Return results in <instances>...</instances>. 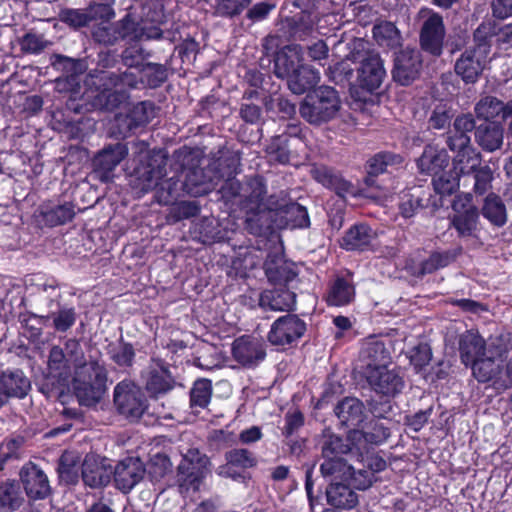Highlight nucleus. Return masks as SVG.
<instances>
[{
	"mask_svg": "<svg viewBox=\"0 0 512 512\" xmlns=\"http://www.w3.org/2000/svg\"><path fill=\"white\" fill-rule=\"evenodd\" d=\"M360 361L364 365V373L379 366L391 364V355L384 342L377 338H369L362 344Z\"/></svg>",
	"mask_w": 512,
	"mask_h": 512,
	"instance_id": "bb28decb",
	"label": "nucleus"
},
{
	"mask_svg": "<svg viewBox=\"0 0 512 512\" xmlns=\"http://www.w3.org/2000/svg\"><path fill=\"white\" fill-rule=\"evenodd\" d=\"M420 68L421 59L419 51L407 47L396 54L393 78L401 85H408L418 76Z\"/></svg>",
	"mask_w": 512,
	"mask_h": 512,
	"instance_id": "aec40b11",
	"label": "nucleus"
},
{
	"mask_svg": "<svg viewBox=\"0 0 512 512\" xmlns=\"http://www.w3.org/2000/svg\"><path fill=\"white\" fill-rule=\"evenodd\" d=\"M114 402L119 412L132 420L139 419L147 408L141 390L128 380L121 381L116 385Z\"/></svg>",
	"mask_w": 512,
	"mask_h": 512,
	"instance_id": "9b49d317",
	"label": "nucleus"
},
{
	"mask_svg": "<svg viewBox=\"0 0 512 512\" xmlns=\"http://www.w3.org/2000/svg\"><path fill=\"white\" fill-rule=\"evenodd\" d=\"M296 295L285 287L266 290L261 293L259 305L265 310L290 311L295 307Z\"/></svg>",
	"mask_w": 512,
	"mask_h": 512,
	"instance_id": "7c9ffc66",
	"label": "nucleus"
},
{
	"mask_svg": "<svg viewBox=\"0 0 512 512\" xmlns=\"http://www.w3.org/2000/svg\"><path fill=\"white\" fill-rule=\"evenodd\" d=\"M403 162L400 155L391 152H381L372 157L369 161L368 174L366 183L371 185L373 183L372 176L384 173L388 166L398 165Z\"/></svg>",
	"mask_w": 512,
	"mask_h": 512,
	"instance_id": "a18cd8bd",
	"label": "nucleus"
},
{
	"mask_svg": "<svg viewBox=\"0 0 512 512\" xmlns=\"http://www.w3.org/2000/svg\"><path fill=\"white\" fill-rule=\"evenodd\" d=\"M59 19L70 27L80 28L91 22V15L89 14L88 9L65 8L60 11Z\"/></svg>",
	"mask_w": 512,
	"mask_h": 512,
	"instance_id": "864d4df0",
	"label": "nucleus"
},
{
	"mask_svg": "<svg viewBox=\"0 0 512 512\" xmlns=\"http://www.w3.org/2000/svg\"><path fill=\"white\" fill-rule=\"evenodd\" d=\"M326 494L328 502L337 508L350 509L358 503L357 494L342 482L330 483Z\"/></svg>",
	"mask_w": 512,
	"mask_h": 512,
	"instance_id": "e433bc0d",
	"label": "nucleus"
},
{
	"mask_svg": "<svg viewBox=\"0 0 512 512\" xmlns=\"http://www.w3.org/2000/svg\"><path fill=\"white\" fill-rule=\"evenodd\" d=\"M24 497L19 484L15 481H5L0 485V511L13 512L20 508Z\"/></svg>",
	"mask_w": 512,
	"mask_h": 512,
	"instance_id": "4c0bfd02",
	"label": "nucleus"
},
{
	"mask_svg": "<svg viewBox=\"0 0 512 512\" xmlns=\"http://www.w3.org/2000/svg\"><path fill=\"white\" fill-rule=\"evenodd\" d=\"M423 201L424 191L421 188H414L404 193L399 205L401 215L405 218L412 217L419 208L425 205Z\"/></svg>",
	"mask_w": 512,
	"mask_h": 512,
	"instance_id": "8fccbe9b",
	"label": "nucleus"
},
{
	"mask_svg": "<svg viewBox=\"0 0 512 512\" xmlns=\"http://www.w3.org/2000/svg\"><path fill=\"white\" fill-rule=\"evenodd\" d=\"M456 258V253L453 251L436 252L422 263V273L430 274L434 271L444 268L452 263Z\"/></svg>",
	"mask_w": 512,
	"mask_h": 512,
	"instance_id": "5fc2aeb1",
	"label": "nucleus"
},
{
	"mask_svg": "<svg viewBox=\"0 0 512 512\" xmlns=\"http://www.w3.org/2000/svg\"><path fill=\"white\" fill-rule=\"evenodd\" d=\"M41 216L46 225L55 227L73 220L76 215L72 202L47 203L41 206Z\"/></svg>",
	"mask_w": 512,
	"mask_h": 512,
	"instance_id": "2f4dec72",
	"label": "nucleus"
},
{
	"mask_svg": "<svg viewBox=\"0 0 512 512\" xmlns=\"http://www.w3.org/2000/svg\"><path fill=\"white\" fill-rule=\"evenodd\" d=\"M145 389L152 397H158L170 392L175 387V380L167 367L155 363L143 375Z\"/></svg>",
	"mask_w": 512,
	"mask_h": 512,
	"instance_id": "b1692460",
	"label": "nucleus"
},
{
	"mask_svg": "<svg viewBox=\"0 0 512 512\" xmlns=\"http://www.w3.org/2000/svg\"><path fill=\"white\" fill-rule=\"evenodd\" d=\"M141 163L135 169L133 187L141 193H147L156 188L166 176L167 159L161 152L149 151L140 154Z\"/></svg>",
	"mask_w": 512,
	"mask_h": 512,
	"instance_id": "1a4fd4ad",
	"label": "nucleus"
},
{
	"mask_svg": "<svg viewBox=\"0 0 512 512\" xmlns=\"http://www.w3.org/2000/svg\"><path fill=\"white\" fill-rule=\"evenodd\" d=\"M339 420L348 426H358L363 421L364 405L357 398L347 397L335 408Z\"/></svg>",
	"mask_w": 512,
	"mask_h": 512,
	"instance_id": "c9c22d12",
	"label": "nucleus"
},
{
	"mask_svg": "<svg viewBox=\"0 0 512 512\" xmlns=\"http://www.w3.org/2000/svg\"><path fill=\"white\" fill-rule=\"evenodd\" d=\"M225 458L228 465L243 469L252 468L257 464L253 453L243 448L228 451Z\"/></svg>",
	"mask_w": 512,
	"mask_h": 512,
	"instance_id": "4d7b16f0",
	"label": "nucleus"
},
{
	"mask_svg": "<svg viewBox=\"0 0 512 512\" xmlns=\"http://www.w3.org/2000/svg\"><path fill=\"white\" fill-rule=\"evenodd\" d=\"M350 451V445L344 440L334 434L325 433L324 441L322 443V457L323 458H336L342 457Z\"/></svg>",
	"mask_w": 512,
	"mask_h": 512,
	"instance_id": "3c124183",
	"label": "nucleus"
},
{
	"mask_svg": "<svg viewBox=\"0 0 512 512\" xmlns=\"http://www.w3.org/2000/svg\"><path fill=\"white\" fill-rule=\"evenodd\" d=\"M320 81V72L306 64H302L288 79L289 89L297 95L305 93Z\"/></svg>",
	"mask_w": 512,
	"mask_h": 512,
	"instance_id": "72a5a7b5",
	"label": "nucleus"
},
{
	"mask_svg": "<svg viewBox=\"0 0 512 512\" xmlns=\"http://www.w3.org/2000/svg\"><path fill=\"white\" fill-rule=\"evenodd\" d=\"M508 349L509 345L503 336L490 338L488 341V353L469 365L472 368L474 377L479 382L493 380L495 383L503 386L505 375L496 360L502 358L508 352Z\"/></svg>",
	"mask_w": 512,
	"mask_h": 512,
	"instance_id": "0eeeda50",
	"label": "nucleus"
},
{
	"mask_svg": "<svg viewBox=\"0 0 512 512\" xmlns=\"http://www.w3.org/2000/svg\"><path fill=\"white\" fill-rule=\"evenodd\" d=\"M244 192L245 200L243 202V209L248 215V223L254 221V216H259L267 210L273 209V207L265 201L266 187L261 177L257 176L249 179Z\"/></svg>",
	"mask_w": 512,
	"mask_h": 512,
	"instance_id": "6ab92c4d",
	"label": "nucleus"
},
{
	"mask_svg": "<svg viewBox=\"0 0 512 512\" xmlns=\"http://www.w3.org/2000/svg\"><path fill=\"white\" fill-rule=\"evenodd\" d=\"M200 175H202V170L198 169L191 171L186 177L185 187L187 192L193 196L207 194L213 188L211 180L198 179Z\"/></svg>",
	"mask_w": 512,
	"mask_h": 512,
	"instance_id": "6e6d98bb",
	"label": "nucleus"
},
{
	"mask_svg": "<svg viewBox=\"0 0 512 512\" xmlns=\"http://www.w3.org/2000/svg\"><path fill=\"white\" fill-rule=\"evenodd\" d=\"M351 470L352 466L348 465L342 457L324 458L320 466L322 476L330 478L331 483L347 482Z\"/></svg>",
	"mask_w": 512,
	"mask_h": 512,
	"instance_id": "58836bf2",
	"label": "nucleus"
},
{
	"mask_svg": "<svg viewBox=\"0 0 512 512\" xmlns=\"http://www.w3.org/2000/svg\"><path fill=\"white\" fill-rule=\"evenodd\" d=\"M156 115V108L152 102L144 101L134 106L131 116L136 126L149 123Z\"/></svg>",
	"mask_w": 512,
	"mask_h": 512,
	"instance_id": "e2e57ef3",
	"label": "nucleus"
},
{
	"mask_svg": "<svg viewBox=\"0 0 512 512\" xmlns=\"http://www.w3.org/2000/svg\"><path fill=\"white\" fill-rule=\"evenodd\" d=\"M233 357L244 366H254L265 357L264 345L261 341L250 337H241L233 343Z\"/></svg>",
	"mask_w": 512,
	"mask_h": 512,
	"instance_id": "cd10ccee",
	"label": "nucleus"
},
{
	"mask_svg": "<svg viewBox=\"0 0 512 512\" xmlns=\"http://www.w3.org/2000/svg\"><path fill=\"white\" fill-rule=\"evenodd\" d=\"M455 212L452 218V226L460 236H471L477 228L478 210L471 202V195L459 196L453 203Z\"/></svg>",
	"mask_w": 512,
	"mask_h": 512,
	"instance_id": "dca6fc26",
	"label": "nucleus"
},
{
	"mask_svg": "<svg viewBox=\"0 0 512 512\" xmlns=\"http://www.w3.org/2000/svg\"><path fill=\"white\" fill-rule=\"evenodd\" d=\"M212 396V383L208 379H198L190 391V403L193 408H205Z\"/></svg>",
	"mask_w": 512,
	"mask_h": 512,
	"instance_id": "de8ad7c7",
	"label": "nucleus"
},
{
	"mask_svg": "<svg viewBox=\"0 0 512 512\" xmlns=\"http://www.w3.org/2000/svg\"><path fill=\"white\" fill-rule=\"evenodd\" d=\"M446 143L456 152L453 164L460 174H470L481 166V154L471 145L470 136L447 138Z\"/></svg>",
	"mask_w": 512,
	"mask_h": 512,
	"instance_id": "2eb2a0df",
	"label": "nucleus"
},
{
	"mask_svg": "<svg viewBox=\"0 0 512 512\" xmlns=\"http://www.w3.org/2000/svg\"><path fill=\"white\" fill-rule=\"evenodd\" d=\"M128 155V148L123 143L110 144L99 151L93 159L94 171L102 182L112 179L115 168Z\"/></svg>",
	"mask_w": 512,
	"mask_h": 512,
	"instance_id": "f3484780",
	"label": "nucleus"
},
{
	"mask_svg": "<svg viewBox=\"0 0 512 512\" xmlns=\"http://www.w3.org/2000/svg\"><path fill=\"white\" fill-rule=\"evenodd\" d=\"M24 439L22 437H15L4 441L0 446V469L13 459H19L21 456V448Z\"/></svg>",
	"mask_w": 512,
	"mask_h": 512,
	"instance_id": "13d9d810",
	"label": "nucleus"
},
{
	"mask_svg": "<svg viewBox=\"0 0 512 512\" xmlns=\"http://www.w3.org/2000/svg\"><path fill=\"white\" fill-rule=\"evenodd\" d=\"M482 214L495 226H503L507 221L506 207L502 200L494 194L486 197Z\"/></svg>",
	"mask_w": 512,
	"mask_h": 512,
	"instance_id": "c03bdc74",
	"label": "nucleus"
},
{
	"mask_svg": "<svg viewBox=\"0 0 512 512\" xmlns=\"http://www.w3.org/2000/svg\"><path fill=\"white\" fill-rule=\"evenodd\" d=\"M356 51L351 52L349 59L360 63L358 68L359 84L369 91L380 87L386 76V70L378 53L365 50V42L361 39L353 42Z\"/></svg>",
	"mask_w": 512,
	"mask_h": 512,
	"instance_id": "423d86ee",
	"label": "nucleus"
},
{
	"mask_svg": "<svg viewBox=\"0 0 512 512\" xmlns=\"http://www.w3.org/2000/svg\"><path fill=\"white\" fill-rule=\"evenodd\" d=\"M31 388L29 379L20 370L0 374V408L10 398H24Z\"/></svg>",
	"mask_w": 512,
	"mask_h": 512,
	"instance_id": "5701e85b",
	"label": "nucleus"
},
{
	"mask_svg": "<svg viewBox=\"0 0 512 512\" xmlns=\"http://www.w3.org/2000/svg\"><path fill=\"white\" fill-rule=\"evenodd\" d=\"M107 372L104 365L90 361L73 373L72 384L81 405L98 403L106 390Z\"/></svg>",
	"mask_w": 512,
	"mask_h": 512,
	"instance_id": "7ed1b4c3",
	"label": "nucleus"
},
{
	"mask_svg": "<svg viewBox=\"0 0 512 512\" xmlns=\"http://www.w3.org/2000/svg\"><path fill=\"white\" fill-rule=\"evenodd\" d=\"M303 49L298 44H290L279 51L275 58L274 73L278 78L289 79L303 64Z\"/></svg>",
	"mask_w": 512,
	"mask_h": 512,
	"instance_id": "393cba45",
	"label": "nucleus"
},
{
	"mask_svg": "<svg viewBox=\"0 0 512 512\" xmlns=\"http://www.w3.org/2000/svg\"><path fill=\"white\" fill-rule=\"evenodd\" d=\"M354 295V286L344 278H337L330 288L327 303L331 306H344L353 300Z\"/></svg>",
	"mask_w": 512,
	"mask_h": 512,
	"instance_id": "a19ab883",
	"label": "nucleus"
},
{
	"mask_svg": "<svg viewBox=\"0 0 512 512\" xmlns=\"http://www.w3.org/2000/svg\"><path fill=\"white\" fill-rule=\"evenodd\" d=\"M375 481V474L370 470L358 469L352 467L351 474H348L347 482L359 490L368 489Z\"/></svg>",
	"mask_w": 512,
	"mask_h": 512,
	"instance_id": "0e129e2a",
	"label": "nucleus"
},
{
	"mask_svg": "<svg viewBox=\"0 0 512 512\" xmlns=\"http://www.w3.org/2000/svg\"><path fill=\"white\" fill-rule=\"evenodd\" d=\"M365 378L373 391L387 397L396 396L405 387L401 371L391 364L367 370Z\"/></svg>",
	"mask_w": 512,
	"mask_h": 512,
	"instance_id": "f8f14e48",
	"label": "nucleus"
},
{
	"mask_svg": "<svg viewBox=\"0 0 512 512\" xmlns=\"http://www.w3.org/2000/svg\"><path fill=\"white\" fill-rule=\"evenodd\" d=\"M504 138V129L498 123L481 124L476 128L475 140L479 146L488 152L501 148Z\"/></svg>",
	"mask_w": 512,
	"mask_h": 512,
	"instance_id": "f704fd0d",
	"label": "nucleus"
},
{
	"mask_svg": "<svg viewBox=\"0 0 512 512\" xmlns=\"http://www.w3.org/2000/svg\"><path fill=\"white\" fill-rule=\"evenodd\" d=\"M461 362L468 366L488 353V343L476 330H467L459 337Z\"/></svg>",
	"mask_w": 512,
	"mask_h": 512,
	"instance_id": "a878e982",
	"label": "nucleus"
},
{
	"mask_svg": "<svg viewBox=\"0 0 512 512\" xmlns=\"http://www.w3.org/2000/svg\"><path fill=\"white\" fill-rule=\"evenodd\" d=\"M144 18L135 22L130 14L119 23L101 22L92 32L93 38L102 44L112 45L121 38L131 37L135 40L158 39L162 35L159 24L162 22L161 9L153 10L152 5L143 8Z\"/></svg>",
	"mask_w": 512,
	"mask_h": 512,
	"instance_id": "f257e3e1",
	"label": "nucleus"
},
{
	"mask_svg": "<svg viewBox=\"0 0 512 512\" xmlns=\"http://www.w3.org/2000/svg\"><path fill=\"white\" fill-rule=\"evenodd\" d=\"M488 30V25H480L474 32L476 44L467 48L456 60L455 72L465 83H475L485 68L490 52Z\"/></svg>",
	"mask_w": 512,
	"mask_h": 512,
	"instance_id": "20e7f679",
	"label": "nucleus"
},
{
	"mask_svg": "<svg viewBox=\"0 0 512 512\" xmlns=\"http://www.w3.org/2000/svg\"><path fill=\"white\" fill-rule=\"evenodd\" d=\"M339 109L340 99L337 91L332 87L322 86L306 95L299 112L310 124L320 125L333 119Z\"/></svg>",
	"mask_w": 512,
	"mask_h": 512,
	"instance_id": "39448f33",
	"label": "nucleus"
},
{
	"mask_svg": "<svg viewBox=\"0 0 512 512\" xmlns=\"http://www.w3.org/2000/svg\"><path fill=\"white\" fill-rule=\"evenodd\" d=\"M289 3L300 10L295 13V18L301 28L309 30L316 24L318 12L313 0H289Z\"/></svg>",
	"mask_w": 512,
	"mask_h": 512,
	"instance_id": "37998d69",
	"label": "nucleus"
},
{
	"mask_svg": "<svg viewBox=\"0 0 512 512\" xmlns=\"http://www.w3.org/2000/svg\"><path fill=\"white\" fill-rule=\"evenodd\" d=\"M145 468L138 458L129 457L120 461L114 469V481L118 489L129 492L143 478Z\"/></svg>",
	"mask_w": 512,
	"mask_h": 512,
	"instance_id": "4be33fe9",
	"label": "nucleus"
},
{
	"mask_svg": "<svg viewBox=\"0 0 512 512\" xmlns=\"http://www.w3.org/2000/svg\"><path fill=\"white\" fill-rule=\"evenodd\" d=\"M20 45L23 52L38 54L46 48L47 42L40 35L27 33L21 39Z\"/></svg>",
	"mask_w": 512,
	"mask_h": 512,
	"instance_id": "774afa93",
	"label": "nucleus"
},
{
	"mask_svg": "<svg viewBox=\"0 0 512 512\" xmlns=\"http://www.w3.org/2000/svg\"><path fill=\"white\" fill-rule=\"evenodd\" d=\"M375 231L366 224L352 226L342 237L341 246L346 250L364 251L373 247Z\"/></svg>",
	"mask_w": 512,
	"mask_h": 512,
	"instance_id": "c756f323",
	"label": "nucleus"
},
{
	"mask_svg": "<svg viewBox=\"0 0 512 512\" xmlns=\"http://www.w3.org/2000/svg\"><path fill=\"white\" fill-rule=\"evenodd\" d=\"M99 82L101 88L98 95L99 102H104L106 109H113L127 98L128 89L137 87L139 79L131 71H125L122 74L103 72Z\"/></svg>",
	"mask_w": 512,
	"mask_h": 512,
	"instance_id": "6e6552de",
	"label": "nucleus"
},
{
	"mask_svg": "<svg viewBox=\"0 0 512 512\" xmlns=\"http://www.w3.org/2000/svg\"><path fill=\"white\" fill-rule=\"evenodd\" d=\"M389 430L380 422L375 421L370 426L362 431V436L367 443L381 444L389 437Z\"/></svg>",
	"mask_w": 512,
	"mask_h": 512,
	"instance_id": "69168bd1",
	"label": "nucleus"
},
{
	"mask_svg": "<svg viewBox=\"0 0 512 512\" xmlns=\"http://www.w3.org/2000/svg\"><path fill=\"white\" fill-rule=\"evenodd\" d=\"M475 128V120L471 114H463L454 120L453 130L449 131L447 138L469 136L468 133Z\"/></svg>",
	"mask_w": 512,
	"mask_h": 512,
	"instance_id": "338daca9",
	"label": "nucleus"
},
{
	"mask_svg": "<svg viewBox=\"0 0 512 512\" xmlns=\"http://www.w3.org/2000/svg\"><path fill=\"white\" fill-rule=\"evenodd\" d=\"M419 15L425 18L420 33L421 46L429 53L438 56L442 53L445 36L443 19L438 13L428 8L421 9Z\"/></svg>",
	"mask_w": 512,
	"mask_h": 512,
	"instance_id": "ddd939ff",
	"label": "nucleus"
},
{
	"mask_svg": "<svg viewBox=\"0 0 512 512\" xmlns=\"http://www.w3.org/2000/svg\"><path fill=\"white\" fill-rule=\"evenodd\" d=\"M107 353L112 361L122 367L131 366L135 357L133 346L122 341L109 344Z\"/></svg>",
	"mask_w": 512,
	"mask_h": 512,
	"instance_id": "09e8293b",
	"label": "nucleus"
},
{
	"mask_svg": "<svg viewBox=\"0 0 512 512\" xmlns=\"http://www.w3.org/2000/svg\"><path fill=\"white\" fill-rule=\"evenodd\" d=\"M80 457L74 451H66L59 460L58 473L59 478L66 484H75L79 479Z\"/></svg>",
	"mask_w": 512,
	"mask_h": 512,
	"instance_id": "ea45409f",
	"label": "nucleus"
},
{
	"mask_svg": "<svg viewBox=\"0 0 512 512\" xmlns=\"http://www.w3.org/2000/svg\"><path fill=\"white\" fill-rule=\"evenodd\" d=\"M268 279L274 283L288 282L295 278L296 273L289 268L279 250L270 252L264 262Z\"/></svg>",
	"mask_w": 512,
	"mask_h": 512,
	"instance_id": "473e14b6",
	"label": "nucleus"
},
{
	"mask_svg": "<svg viewBox=\"0 0 512 512\" xmlns=\"http://www.w3.org/2000/svg\"><path fill=\"white\" fill-rule=\"evenodd\" d=\"M113 468L106 458L88 454L82 463V479L91 488H100L109 484Z\"/></svg>",
	"mask_w": 512,
	"mask_h": 512,
	"instance_id": "a211bd4d",
	"label": "nucleus"
},
{
	"mask_svg": "<svg viewBox=\"0 0 512 512\" xmlns=\"http://www.w3.org/2000/svg\"><path fill=\"white\" fill-rule=\"evenodd\" d=\"M20 478L26 494L32 499H44L50 493L46 474L35 464L29 462L20 471Z\"/></svg>",
	"mask_w": 512,
	"mask_h": 512,
	"instance_id": "412c9836",
	"label": "nucleus"
},
{
	"mask_svg": "<svg viewBox=\"0 0 512 512\" xmlns=\"http://www.w3.org/2000/svg\"><path fill=\"white\" fill-rule=\"evenodd\" d=\"M87 362L80 343L75 339L65 342V351L58 345L51 347L47 360L48 377L54 379L59 385L69 384L74 372L79 370Z\"/></svg>",
	"mask_w": 512,
	"mask_h": 512,
	"instance_id": "f03ea898",
	"label": "nucleus"
},
{
	"mask_svg": "<svg viewBox=\"0 0 512 512\" xmlns=\"http://www.w3.org/2000/svg\"><path fill=\"white\" fill-rule=\"evenodd\" d=\"M53 326L59 332H66L76 322V311L74 308L63 307L51 315Z\"/></svg>",
	"mask_w": 512,
	"mask_h": 512,
	"instance_id": "680f3d73",
	"label": "nucleus"
},
{
	"mask_svg": "<svg viewBox=\"0 0 512 512\" xmlns=\"http://www.w3.org/2000/svg\"><path fill=\"white\" fill-rule=\"evenodd\" d=\"M433 186L440 195H451L459 187V179L453 173H440L434 176Z\"/></svg>",
	"mask_w": 512,
	"mask_h": 512,
	"instance_id": "bf43d9fd",
	"label": "nucleus"
},
{
	"mask_svg": "<svg viewBox=\"0 0 512 512\" xmlns=\"http://www.w3.org/2000/svg\"><path fill=\"white\" fill-rule=\"evenodd\" d=\"M208 458L196 448L188 449L178 465V481L186 490L199 489L207 472Z\"/></svg>",
	"mask_w": 512,
	"mask_h": 512,
	"instance_id": "9d476101",
	"label": "nucleus"
},
{
	"mask_svg": "<svg viewBox=\"0 0 512 512\" xmlns=\"http://www.w3.org/2000/svg\"><path fill=\"white\" fill-rule=\"evenodd\" d=\"M373 37L378 45L396 48L401 44V34L392 22H381L374 26Z\"/></svg>",
	"mask_w": 512,
	"mask_h": 512,
	"instance_id": "79ce46f5",
	"label": "nucleus"
},
{
	"mask_svg": "<svg viewBox=\"0 0 512 512\" xmlns=\"http://www.w3.org/2000/svg\"><path fill=\"white\" fill-rule=\"evenodd\" d=\"M501 110L502 101L490 95L481 97L474 107L476 117L486 121L500 116Z\"/></svg>",
	"mask_w": 512,
	"mask_h": 512,
	"instance_id": "49530a36",
	"label": "nucleus"
},
{
	"mask_svg": "<svg viewBox=\"0 0 512 512\" xmlns=\"http://www.w3.org/2000/svg\"><path fill=\"white\" fill-rule=\"evenodd\" d=\"M251 0H215L214 14L219 17L233 18L240 15Z\"/></svg>",
	"mask_w": 512,
	"mask_h": 512,
	"instance_id": "603ef678",
	"label": "nucleus"
},
{
	"mask_svg": "<svg viewBox=\"0 0 512 512\" xmlns=\"http://www.w3.org/2000/svg\"><path fill=\"white\" fill-rule=\"evenodd\" d=\"M305 331V322L296 315L288 314L273 322L268 340L272 345L283 346L299 340Z\"/></svg>",
	"mask_w": 512,
	"mask_h": 512,
	"instance_id": "4468645a",
	"label": "nucleus"
},
{
	"mask_svg": "<svg viewBox=\"0 0 512 512\" xmlns=\"http://www.w3.org/2000/svg\"><path fill=\"white\" fill-rule=\"evenodd\" d=\"M167 77L166 69L162 65L148 64L141 71V82H146L150 87H158Z\"/></svg>",
	"mask_w": 512,
	"mask_h": 512,
	"instance_id": "052dcab7",
	"label": "nucleus"
},
{
	"mask_svg": "<svg viewBox=\"0 0 512 512\" xmlns=\"http://www.w3.org/2000/svg\"><path fill=\"white\" fill-rule=\"evenodd\" d=\"M448 164L449 155L446 150L434 145H427L422 155L417 159L419 172L433 176L442 173Z\"/></svg>",
	"mask_w": 512,
	"mask_h": 512,
	"instance_id": "c85d7f7f",
	"label": "nucleus"
}]
</instances>
